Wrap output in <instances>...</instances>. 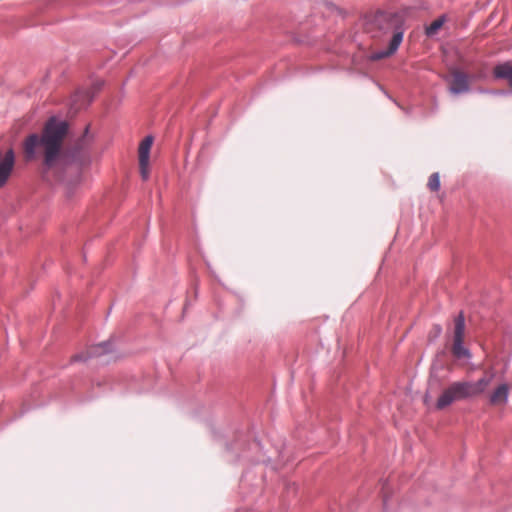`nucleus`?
<instances>
[{
  "instance_id": "7ed1b4c3",
  "label": "nucleus",
  "mask_w": 512,
  "mask_h": 512,
  "mask_svg": "<svg viewBox=\"0 0 512 512\" xmlns=\"http://www.w3.org/2000/svg\"><path fill=\"white\" fill-rule=\"evenodd\" d=\"M469 388L470 386L468 385V382L465 381L452 383L439 396L436 407L438 409H444L457 400L472 397Z\"/></svg>"
},
{
  "instance_id": "423d86ee",
  "label": "nucleus",
  "mask_w": 512,
  "mask_h": 512,
  "mask_svg": "<svg viewBox=\"0 0 512 512\" xmlns=\"http://www.w3.org/2000/svg\"><path fill=\"white\" fill-rule=\"evenodd\" d=\"M15 162L14 151L9 149L5 154L0 152V187L9 178Z\"/></svg>"
},
{
  "instance_id": "f03ea898",
  "label": "nucleus",
  "mask_w": 512,
  "mask_h": 512,
  "mask_svg": "<svg viewBox=\"0 0 512 512\" xmlns=\"http://www.w3.org/2000/svg\"><path fill=\"white\" fill-rule=\"evenodd\" d=\"M365 32L382 48L371 55L372 60L388 58L396 53L403 41L406 25L404 11L378 10L365 17Z\"/></svg>"
},
{
  "instance_id": "f257e3e1",
  "label": "nucleus",
  "mask_w": 512,
  "mask_h": 512,
  "mask_svg": "<svg viewBox=\"0 0 512 512\" xmlns=\"http://www.w3.org/2000/svg\"><path fill=\"white\" fill-rule=\"evenodd\" d=\"M68 123L50 117L41 133H31L22 142L25 161L38 162L42 179L47 183L64 182L69 176L91 163L90 138L85 135L71 147H64Z\"/></svg>"
},
{
  "instance_id": "9b49d317",
  "label": "nucleus",
  "mask_w": 512,
  "mask_h": 512,
  "mask_svg": "<svg viewBox=\"0 0 512 512\" xmlns=\"http://www.w3.org/2000/svg\"><path fill=\"white\" fill-rule=\"evenodd\" d=\"M493 74L497 79L509 80L512 76V64L510 62H505L496 65Z\"/></svg>"
},
{
  "instance_id": "1a4fd4ad",
  "label": "nucleus",
  "mask_w": 512,
  "mask_h": 512,
  "mask_svg": "<svg viewBox=\"0 0 512 512\" xmlns=\"http://www.w3.org/2000/svg\"><path fill=\"white\" fill-rule=\"evenodd\" d=\"M493 379V374L485 375L482 378H480L476 382H468V385L470 386L469 390L471 393V396H476L478 394L483 393L486 388L490 385Z\"/></svg>"
},
{
  "instance_id": "0eeeda50",
  "label": "nucleus",
  "mask_w": 512,
  "mask_h": 512,
  "mask_svg": "<svg viewBox=\"0 0 512 512\" xmlns=\"http://www.w3.org/2000/svg\"><path fill=\"white\" fill-rule=\"evenodd\" d=\"M469 89L467 74L458 70L453 71L449 91L452 94L459 95L468 92Z\"/></svg>"
},
{
  "instance_id": "f8f14e48",
  "label": "nucleus",
  "mask_w": 512,
  "mask_h": 512,
  "mask_svg": "<svg viewBox=\"0 0 512 512\" xmlns=\"http://www.w3.org/2000/svg\"><path fill=\"white\" fill-rule=\"evenodd\" d=\"M102 86H103V82L98 80V81L94 82V84H93V91L80 90V91H78L77 96L78 97H81V96L86 97L87 104H89L92 101L94 95L102 88Z\"/></svg>"
},
{
  "instance_id": "dca6fc26",
  "label": "nucleus",
  "mask_w": 512,
  "mask_h": 512,
  "mask_svg": "<svg viewBox=\"0 0 512 512\" xmlns=\"http://www.w3.org/2000/svg\"><path fill=\"white\" fill-rule=\"evenodd\" d=\"M437 333L438 334L441 333V327L440 326L437 327Z\"/></svg>"
},
{
  "instance_id": "ddd939ff",
  "label": "nucleus",
  "mask_w": 512,
  "mask_h": 512,
  "mask_svg": "<svg viewBox=\"0 0 512 512\" xmlns=\"http://www.w3.org/2000/svg\"><path fill=\"white\" fill-rule=\"evenodd\" d=\"M445 22V17L442 16L434 20L429 26L426 27L425 33L428 37L434 36Z\"/></svg>"
},
{
  "instance_id": "20e7f679",
  "label": "nucleus",
  "mask_w": 512,
  "mask_h": 512,
  "mask_svg": "<svg viewBox=\"0 0 512 512\" xmlns=\"http://www.w3.org/2000/svg\"><path fill=\"white\" fill-rule=\"evenodd\" d=\"M464 336H465V318L463 313H460L454 319V334H453V345H452V354L457 359L471 358V352L464 346Z\"/></svg>"
},
{
  "instance_id": "6e6552de",
  "label": "nucleus",
  "mask_w": 512,
  "mask_h": 512,
  "mask_svg": "<svg viewBox=\"0 0 512 512\" xmlns=\"http://www.w3.org/2000/svg\"><path fill=\"white\" fill-rule=\"evenodd\" d=\"M112 351V343L110 341L102 342L94 347H91L87 353L76 354L73 361H86L89 358L98 357L105 353Z\"/></svg>"
},
{
  "instance_id": "39448f33",
  "label": "nucleus",
  "mask_w": 512,
  "mask_h": 512,
  "mask_svg": "<svg viewBox=\"0 0 512 512\" xmlns=\"http://www.w3.org/2000/svg\"><path fill=\"white\" fill-rule=\"evenodd\" d=\"M153 141V136L148 135L141 141L139 145V167L143 180H147L149 177V159Z\"/></svg>"
},
{
  "instance_id": "2eb2a0df",
  "label": "nucleus",
  "mask_w": 512,
  "mask_h": 512,
  "mask_svg": "<svg viewBox=\"0 0 512 512\" xmlns=\"http://www.w3.org/2000/svg\"><path fill=\"white\" fill-rule=\"evenodd\" d=\"M492 94H495V95H506L507 92L505 91H502V90H498V91H491Z\"/></svg>"
},
{
  "instance_id": "4468645a",
  "label": "nucleus",
  "mask_w": 512,
  "mask_h": 512,
  "mask_svg": "<svg viewBox=\"0 0 512 512\" xmlns=\"http://www.w3.org/2000/svg\"><path fill=\"white\" fill-rule=\"evenodd\" d=\"M428 187L431 191H438L440 188V176L439 173H433L428 180Z\"/></svg>"
},
{
  "instance_id": "9d476101",
  "label": "nucleus",
  "mask_w": 512,
  "mask_h": 512,
  "mask_svg": "<svg viewBox=\"0 0 512 512\" xmlns=\"http://www.w3.org/2000/svg\"><path fill=\"white\" fill-rule=\"evenodd\" d=\"M509 387L507 384L499 385L490 395V403L493 405L505 404L508 400Z\"/></svg>"
}]
</instances>
